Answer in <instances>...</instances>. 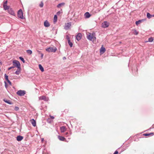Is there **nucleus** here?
<instances>
[{
	"instance_id": "41",
	"label": "nucleus",
	"mask_w": 154,
	"mask_h": 154,
	"mask_svg": "<svg viewBox=\"0 0 154 154\" xmlns=\"http://www.w3.org/2000/svg\"><path fill=\"white\" fill-rule=\"evenodd\" d=\"M118 152L117 151H116L113 154H118Z\"/></svg>"
},
{
	"instance_id": "48",
	"label": "nucleus",
	"mask_w": 154,
	"mask_h": 154,
	"mask_svg": "<svg viewBox=\"0 0 154 154\" xmlns=\"http://www.w3.org/2000/svg\"><path fill=\"white\" fill-rule=\"evenodd\" d=\"M0 63L1 64H2V63L0 61Z\"/></svg>"
},
{
	"instance_id": "9",
	"label": "nucleus",
	"mask_w": 154,
	"mask_h": 154,
	"mask_svg": "<svg viewBox=\"0 0 154 154\" xmlns=\"http://www.w3.org/2000/svg\"><path fill=\"white\" fill-rule=\"evenodd\" d=\"M39 100H43L45 101H47L48 100V98L44 96H42L39 97Z\"/></svg>"
},
{
	"instance_id": "21",
	"label": "nucleus",
	"mask_w": 154,
	"mask_h": 154,
	"mask_svg": "<svg viewBox=\"0 0 154 154\" xmlns=\"http://www.w3.org/2000/svg\"><path fill=\"white\" fill-rule=\"evenodd\" d=\"M146 16L148 18L150 19L152 17V15H151L149 13H147Z\"/></svg>"
},
{
	"instance_id": "4",
	"label": "nucleus",
	"mask_w": 154,
	"mask_h": 154,
	"mask_svg": "<svg viewBox=\"0 0 154 154\" xmlns=\"http://www.w3.org/2000/svg\"><path fill=\"white\" fill-rule=\"evenodd\" d=\"M18 17L19 18L23 19V13L22 10L20 9L18 12L17 13Z\"/></svg>"
},
{
	"instance_id": "1",
	"label": "nucleus",
	"mask_w": 154,
	"mask_h": 154,
	"mask_svg": "<svg viewBox=\"0 0 154 154\" xmlns=\"http://www.w3.org/2000/svg\"><path fill=\"white\" fill-rule=\"evenodd\" d=\"M95 33H92L91 34V33H89V34L87 35V38L90 41H94L96 39V37L94 35Z\"/></svg>"
},
{
	"instance_id": "27",
	"label": "nucleus",
	"mask_w": 154,
	"mask_h": 154,
	"mask_svg": "<svg viewBox=\"0 0 154 154\" xmlns=\"http://www.w3.org/2000/svg\"><path fill=\"white\" fill-rule=\"evenodd\" d=\"M68 42V43L71 47H72V46L73 44L72 42H71L70 40H69Z\"/></svg>"
},
{
	"instance_id": "8",
	"label": "nucleus",
	"mask_w": 154,
	"mask_h": 154,
	"mask_svg": "<svg viewBox=\"0 0 154 154\" xmlns=\"http://www.w3.org/2000/svg\"><path fill=\"white\" fill-rule=\"evenodd\" d=\"M71 26V23L69 22L65 23L64 26V29L67 30L70 28Z\"/></svg>"
},
{
	"instance_id": "18",
	"label": "nucleus",
	"mask_w": 154,
	"mask_h": 154,
	"mask_svg": "<svg viewBox=\"0 0 154 154\" xmlns=\"http://www.w3.org/2000/svg\"><path fill=\"white\" fill-rule=\"evenodd\" d=\"M58 138L60 140H61V141H64L65 139V138L64 137H63L62 136H58Z\"/></svg>"
},
{
	"instance_id": "28",
	"label": "nucleus",
	"mask_w": 154,
	"mask_h": 154,
	"mask_svg": "<svg viewBox=\"0 0 154 154\" xmlns=\"http://www.w3.org/2000/svg\"><path fill=\"white\" fill-rule=\"evenodd\" d=\"M153 39L152 37H150L149 38L148 42H151L153 41Z\"/></svg>"
},
{
	"instance_id": "36",
	"label": "nucleus",
	"mask_w": 154,
	"mask_h": 154,
	"mask_svg": "<svg viewBox=\"0 0 154 154\" xmlns=\"http://www.w3.org/2000/svg\"><path fill=\"white\" fill-rule=\"evenodd\" d=\"M19 108L18 107L16 106L14 108V109L16 111H17L19 109Z\"/></svg>"
},
{
	"instance_id": "25",
	"label": "nucleus",
	"mask_w": 154,
	"mask_h": 154,
	"mask_svg": "<svg viewBox=\"0 0 154 154\" xmlns=\"http://www.w3.org/2000/svg\"><path fill=\"white\" fill-rule=\"evenodd\" d=\"M133 31H134L133 32V34L135 35H137L138 34V32L135 29H134L133 30Z\"/></svg>"
},
{
	"instance_id": "30",
	"label": "nucleus",
	"mask_w": 154,
	"mask_h": 154,
	"mask_svg": "<svg viewBox=\"0 0 154 154\" xmlns=\"http://www.w3.org/2000/svg\"><path fill=\"white\" fill-rule=\"evenodd\" d=\"M19 59L23 62V63H24L25 62V60L23 58V57H19Z\"/></svg>"
},
{
	"instance_id": "38",
	"label": "nucleus",
	"mask_w": 154,
	"mask_h": 154,
	"mask_svg": "<svg viewBox=\"0 0 154 154\" xmlns=\"http://www.w3.org/2000/svg\"><path fill=\"white\" fill-rule=\"evenodd\" d=\"M14 68V66H11V67H9L8 69V70H10L11 69H12V68Z\"/></svg>"
},
{
	"instance_id": "7",
	"label": "nucleus",
	"mask_w": 154,
	"mask_h": 154,
	"mask_svg": "<svg viewBox=\"0 0 154 154\" xmlns=\"http://www.w3.org/2000/svg\"><path fill=\"white\" fill-rule=\"evenodd\" d=\"M109 25V22L107 21H104L102 24V26L104 28L108 27Z\"/></svg>"
},
{
	"instance_id": "16",
	"label": "nucleus",
	"mask_w": 154,
	"mask_h": 154,
	"mask_svg": "<svg viewBox=\"0 0 154 154\" xmlns=\"http://www.w3.org/2000/svg\"><path fill=\"white\" fill-rule=\"evenodd\" d=\"M106 51L105 48L103 47H102L100 49V52H102V53H103L105 52Z\"/></svg>"
},
{
	"instance_id": "3",
	"label": "nucleus",
	"mask_w": 154,
	"mask_h": 154,
	"mask_svg": "<svg viewBox=\"0 0 154 154\" xmlns=\"http://www.w3.org/2000/svg\"><path fill=\"white\" fill-rule=\"evenodd\" d=\"M57 50V48L55 47H49L46 49V50L49 52H55Z\"/></svg>"
},
{
	"instance_id": "23",
	"label": "nucleus",
	"mask_w": 154,
	"mask_h": 154,
	"mask_svg": "<svg viewBox=\"0 0 154 154\" xmlns=\"http://www.w3.org/2000/svg\"><path fill=\"white\" fill-rule=\"evenodd\" d=\"M143 20H139L138 21H136L135 22L136 24L138 26L140 23Z\"/></svg>"
},
{
	"instance_id": "26",
	"label": "nucleus",
	"mask_w": 154,
	"mask_h": 154,
	"mask_svg": "<svg viewBox=\"0 0 154 154\" xmlns=\"http://www.w3.org/2000/svg\"><path fill=\"white\" fill-rule=\"evenodd\" d=\"M64 4H65V3H60V4H59L57 5V7L58 8H60L62 6L64 5Z\"/></svg>"
},
{
	"instance_id": "31",
	"label": "nucleus",
	"mask_w": 154,
	"mask_h": 154,
	"mask_svg": "<svg viewBox=\"0 0 154 154\" xmlns=\"http://www.w3.org/2000/svg\"><path fill=\"white\" fill-rule=\"evenodd\" d=\"M43 5L44 4L43 2H41L40 4H39V6L41 8H42L43 6Z\"/></svg>"
},
{
	"instance_id": "40",
	"label": "nucleus",
	"mask_w": 154,
	"mask_h": 154,
	"mask_svg": "<svg viewBox=\"0 0 154 154\" xmlns=\"http://www.w3.org/2000/svg\"><path fill=\"white\" fill-rule=\"evenodd\" d=\"M7 81L8 82V83L9 84V85H12L11 83L9 80H7Z\"/></svg>"
},
{
	"instance_id": "44",
	"label": "nucleus",
	"mask_w": 154,
	"mask_h": 154,
	"mask_svg": "<svg viewBox=\"0 0 154 154\" xmlns=\"http://www.w3.org/2000/svg\"><path fill=\"white\" fill-rule=\"evenodd\" d=\"M5 86L6 88V87H7L6 83L5 82Z\"/></svg>"
},
{
	"instance_id": "22",
	"label": "nucleus",
	"mask_w": 154,
	"mask_h": 154,
	"mask_svg": "<svg viewBox=\"0 0 154 154\" xmlns=\"http://www.w3.org/2000/svg\"><path fill=\"white\" fill-rule=\"evenodd\" d=\"M38 66L39 69L41 71L43 72L44 71V69L42 66L41 64H39L38 65Z\"/></svg>"
},
{
	"instance_id": "5",
	"label": "nucleus",
	"mask_w": 154,
	"mask_h": 154,
	"mask_svg": "<svg viewBox=\"0 0 154 154\" xmlns=\"http://www.w3.org/2000/svg\"><path fill=\"white\" fill-rule=\"evenodd\" d=\"M8 1L7 0L3 2V7L5 10H8L10 7L7 5Z\"/></svg>"
},
{
	"instance_id": "47",
	"label": "nucleus",
	"mask_w": 154,
	"mask_h": 154,
	"mask_svg": "<svg viewBox=\"0 0 154 154\" xmlns=\"http://www.w3.org/2000/svg\"><path fill=\"white\" fill-rule=\"evenodd\" d=\"M152 17H154V14L152 15Z\"/></svg>"
},
{
	"instance_id": "32",
	"label": "nucleus",
	"mask_w": 154,
	"mask_h": 154,
	"mask_svg": "<svg viewBox=\"0 0 154 154\" xmlns=\"http://www.w3.org/2000/svg\"><path fill=\"white\" fill-rule=\"evenodd\" d=\"M5 79L7 81L8 80H9L8 79V76L6 74H5Z\"/></svg>"
},
{
	"instance_id": "42",
	"label": "nucleus",
	"mask_w": 154,
	"mask_h": 154,
	"mask_svg": "<svg viewBox=\"0 0 154 154\" xmlns=\"http://www.w3.org/2000/svg\"><path fill=\"white\" fill-rule=\"evenodd\" d=\"M50 116V117H51L52 119H54V116Z\"/></svg>"
},
{
	"instance_id": "10",
	"label": "nucleus",
	"mask_w": 154,
	"mask_h": 154,
	"mask_svg": "<svg viewBox=\"0 0 154 154\" xmlns=\"http://www.w3.org/2000/svg\"><path fill=\"white\" fill-rule=\"evenodd\" d=\"M8 12L11 14L15 16V13L11 8H10L8 10Z\"/></svg>"
},
{
	"instance_id": "33",
	"label": "nucleus",
	"mask_w": 154,
	"mask_h": 154,
	"mask_svg": "<svg viewBox=\"0 0 154 154\" xmlns=\"http://www.w3.org/2000/svg\"><path fill=\"white\" fill-rule=\"evenodd\" d=\"M39 53V54H41V59H42L43 58V54L41 53H40V52L39 51H38Z\"/></svg>"
},
{
	"instance_id": "14",
	"label": "nucleus",
	"mask_w": 154,
	"mask_h": 154,
	"mask_svg": "<svg viewBox=\"0 0 154 154\" xmlns=\"http://www.w3.org/2000/svg\"><path fill=\"white\" fill-rule=\"evenodd\" d=\"M91 16V15L88 12H86L85 14V16L86 18H89Z\"/></svg>"
},
{
	"instance_id": "11",
	"label": "nucleus",
	"mask_w": 154,
	"mask_h": 154,
	"mask_svg": "<svg viewBox=\"0 0 154 154\" xmlns=\"http://www.w3.org/2000/svg\"><path fill=\"white\" fill-rule=\"evenodd\" d=\"M30 122L33 126L35 127L36 126V122L34 119H31L30 120Z\"/></svg>"
},
{
	"instance_id": "6",
	"label": "nucleus",
	"mask_w": 154,
	"mask_h": 154,
	"mask_svg": "<svg viewBox=\"0 0 154 154\" xmlns=\"http://www.w3.org/2000/svg\"><path fill=\"white\" fill-rule=\"evenodd\" d=\"M26 94L25 91L19 90L17 92V94L20 96H24Z\"/></svg>"
},
{
	"instance_id": "49",
	"label": "nucleus",
	"mask_w": 154,
	"mask_h": 154,
	"mask_svg": "<svg viewBox=\"0 0 154 154\" xmlns=\"http://www.w3.org/2000/svg\"><path fill=\"white\" fill-rule=\"evenodd\" d=\"M63 58H64V59H66V58L65 57H64Z\"/></svg>"
},
{
	"instance_id": "29",
	"label": "nucleus",
	"mask_w": 154,
	"mask_h": 154,
	"mask_svg": "<svg viewBox=\"0 0 154 154\" xmlns=\"http://www.w3.org/2000/svg\"><path fill=\"white\" fill-rule=\"evenodd\" d=\"M26 52H27V53H28V54H31L32 53V51L31 50H27Z\"/></svg>"
},
{
	"instance_id": "15",
	"label": "nucleus",
	"mask_w": 154,
	"mask_h": 154,
	"mask_svg": "<svg viewBox=\"0 0 154 154\" xmlns=\"http://www.w3.org/2000/svg\"><path fill=\"white\" fill-rule=\"evenodd\" d=\"M23 138V137L20 136H18L17 137V140L18 141H21Z\"/></svg>"
},
{
	"instance_id": "2",
	"label": "nucleus",
	"mask_w": 154,
	"mask_h": 154,
	"mask_svg": "<svg viewBox=\"0 0 154 154\" xmlns=\"http://www.w3.org/2000/svg\"><path fill=\"white\" fill-rule=\"evenodd\" d=\"M13 66L15 67H17L18 69H20V65L19 62L17 60H14L13 61Z\"/></svg>"
},
{
	"instance_id": "37",
	"label": "nucleus",
	"mask_w": 154,
	"mask_h": 154,
	"mask_svg": "<svg viewBox=\"0 0 154 154\" xmlns=\"http://www.w3.org/2000/svg\"><path fill=\"white\" fill-rule=\"evenodd\" d=\"M62 12V11H58V12H57V15H60V14Z\"/></svg>"
},
{
	"instance_id": "24",
	"label": "nucleus",
	"mask_w": 154,
	"mask_h": 154,
	"mask_svg": "<svg viewBox=\"0 0 154 154\" xmlns=\"http://www.w3.org/2000/svg\"><path fill=\"white\" fill-rule=\"evenodd\" d=\"M4 101L6 103H8L10 104H12V103L11 102V101L9 100H4Z\"/></svg>"
},
{
	"instance_id": "19",
	"label": "nucleus",
	"mask_w": 154,
	"mask_h": 154,
	"mask_svg": "<svg viewBox=\"0 0 154 154\" xmlns=\"http://www.w3.org/2000/svg\"><path fill=\"white\" fill-rule=\"evenodd\" d=\"M21 68H20V69H18L15 72V73L16 75H19L20 73V70Z\"/></svg>"
},
{
	"instance_id": "35",
	"label": "nucleus",
	"mask_w": 154,
	"mask_h": 154,
	"mask_svg": "<svg viewBox=\"0 0 154 154\" xmlns=\"http://www.w3.org/2000/svg\"><path fill=\"white\" fill-rule=\"evenodd\" d=\"M66 39L68 40V41L70 40V38L69 36L68 35H66Z\"/></svg>"
},
{
	"instance_id": "46",
	"label": "nucleus",
	"mask_w": 154,
	"mask_h": 154,
	"mask_svg": "<svg viewBox=\"0 0 154 154\" xmlns=\"http://www.w3.org/2000/svg\"><path fill=\"white\" fill-rule=\"evenodd\" d=\"M43 140H44V139L42 138V141H43Z\"/></svg>"
},
{
	"instance_id": "34",
	"label": "nucleus",
	"mask_w": 154,
	"mask_h": 154,
	"mask_svg": "<svg viewBox=\"0 0 154 154\" xmlns=\"http://www.w3.org/2000/svg\"><path fill=\"white\" fill-rule=\"evenodd\" d=\"M70 134V133H68V132H66L65 133V135L66 137H67L68 136H69Z\"/></svg>"
},
{
	"instance_id": "43",
	"label": "nucleus",
	"mask_w": 154,
	"mask_h": 154,
	"mask_svg": "<svg viewBox=\"0 0 154 154\" xmlns=\"http://www.w3.org/2000/svg\"><path fill=\"white\" fill-rule=\"evenodd\" d=\"M75 38L76 39H77V35L75 36Z\"/></svg>"
},
{
	"instance_id": "39",
	"label": "nucleus",
	"mask_w": 154,
	"mask_h": 154,
	"mask_svg": "<svg viewBox=\"0 0 154 154\" xmlns=\"http://www.w3.org/2000/svg\"><path fill=\"white\" fill-rule=\"evenodd\" d=\"M150 135V134H143L144 136H149Z\"/></svg>"
},
{
	"instance_id": "12",
	"label": "nucleus",
	"mask_w": 154,
	"mask_h": 154,
	"mask_svg": "<svg viewBox=\"0 0 154 154\" xmlns=\"http://www.w3.org/2000/svg\"><path fill=\"white\" fill-rule=\"evenodd\" d=\"M44 25L45 27H48L50 26V24L47 20H46L44 23Z\"/></svg>"
},
{
	"instance_id": "13",
	"label": "nucleus",
	"mask_w": 154,
	"mask_h": 154,
	"mask_svg": "<svg viewBox=\"0 0 154 154\" xmlns=\"http://www.w3.org/2000/svg\"><path fill=\"white\" fill-rule=\"evenodd\" d=\"M60 130L61 132H64L66 131V128L65 126H62L60 127Z\"/></svg>"
},
{
	"instance_id": "20",
	"label": "nucleus",
	"mask_w": 154,
	"mask_h": 154,
	"mask_svg": "<svg viewBox=\"0 0 154 154\" xmlns=\"http://www.w3.org/2000/svg\"><path fill=\"white\" fill-rule=\"evenodd\" d=\"M57 15H55L54 16V23H55L57 21Z\"/></svg>"
},
{
	"instance_id": "45",
	"label": "nucleus",
	"mask_w": 154,
	"mask_h": 154,
	"mask_svg": "<svg viewBox=\"0 0 154 154\" xmlns=\"http://www.w3.org/2000/svg\"><path fill=\"white\" fill-rule=\"evenodd\" d=\"M149 134H150V135L152 134H153V133H149Z\"/></svg>"
},
{
	"instance_id": "17",
	"label": "nucleus",
	"mask_w": 154,
	"mask_h": 154,
	"mask_svg": "<svg viewBox=\"0 0 154 154\" xmlns=\"http://www.w3.org/2000/svg\"><path fill=\"white\" fill-rule=\"evenodd\" d=\"M82 36V34L81 33H78V41L81 38Z\"/></svg>"
}]
</instances>
